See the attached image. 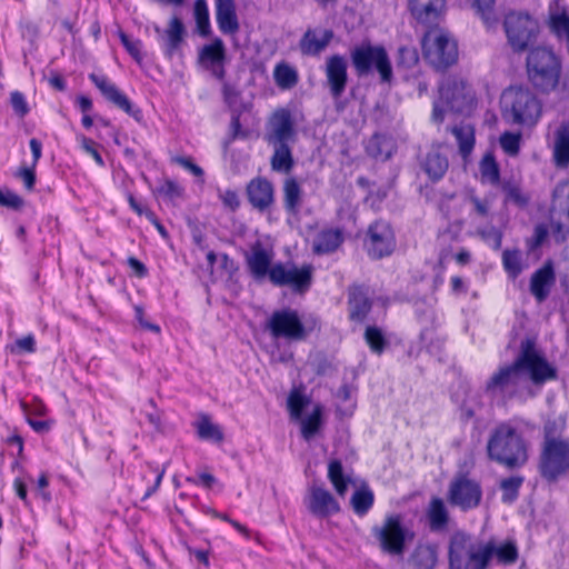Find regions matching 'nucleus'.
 <instances>
[{
    "label": "nucleus",
    "instance_id": "f704fd0d",
    "mask_svg": "<svg viewBox=\"0 0 569 569\" xmlns=\"http://www.w3.org/2000/svg\"><path fill=\"white\" fill-rule=\"evenodd\" d=\"M273 149L270 158L271 170L289 174L295 168V159L290 144H270Z\"/></svg>",
    "mask_w": 569,
    "mask_h": 569
},
{
    "label": "nucleus",
    "instance_id": "a211bd4d",
    "mask_svg": "<svg viewBox=\"0 0 569 569\" xmlns=\"http://www.w3.org/2000/svg\"><path fill=\"white\" fill-rule=\"evenodd\" d=\"M268 144H291L296 139V130L290 111L279 109L269 120L264 137Z\"/></svg>",
    "mask_w": 569,
    "mask_h": 569
},
{
    "label": "nucleus",
    "instance_id": "473e14b6",
    "mask_svg": "<svg viewBox=\"0 0 569 569\" xmlns=\"http://www.w3.org/2000/svg\"><path fill=\"white\" fill-rule=\"evenodd\" d=\"M449 167L448 159L438 150L429 151L421 161V168L432 182L441 180Z\"/></svg>",
    "mask_w": 569,
    "mask_h": 569
},
{
    "label": "nucleus",
    "instance_id": "1a4fd4ad",
    "mask_svg": "<svg viewBox=\"0 0 569 569\" xmlns=\"http://www.w3.org/2000/svg\"><path fill=\"white\" fill-rule=\"evenodd\" d=\"M421 46L425 58L437 69H446L457 61V43L441 29L428 30Z\"/></svg>",
    "mask_w": 569,
    "mask_h": 569
},
{
    "label": "nucleus",
    "instance_id": "4be33fe9",
    "mask_svg": "<svg viewBox=\"0 0 569 569\" xmlns=\"http://www.w3.org/2000/svg\"><path fill=\"white\" fill-rule=\"evenodd\" d=\"M247 268L257 281L263 280L267 276L270 279V272L273 264V252L264 248V246L257 241L250 250L244 254Z\"/></svg>",
    "mask_w": 569,
    "mask_h": 569
},
{
    "label": "nucleus",
    "instance_id": "603ef678",
    "mask_svg": "<svg viewBox=\"0 0 569 569\" xmlns=\"http://www.w3.org/2000/svg\"><path fill=\"white\" fill-rule=\"evenodd\" d=\"M566 422L559 418L556 420H548L543 426V442H562L568 439L561 438L560 435L565 429Z\"/></svg>",
    "mask_w": 569,
    "mask_h": 569
},
{
    "label": "nucleus",
    "instance_id": "7ed1b4c3",
    "mask_svg": "<svg viewBox=\"0 0 569 569\" xmlns=\"http://www.w3.org/2000/svg\"><path fill=\"white\" fill-rule=\"evenodd\" d=\"M503 119L511 124L531 128L542 114V102L528 87L507 88L500 99Z\"/></svg>",
    "mask_w": 569,
    "mask_h": 569
},
{
    "label": "nucleus",
    "instance_id": "09e8293b",
    "mask_svg": "<svg viewBox=\"0 0 569 569\" xmlns=\"http://www.w3.org/2000/svg\"><path fill=\"white\" fill-rule=\"evenodd\" d=\"M365 340L370 350L377 355H381L388 346V341L382 330L376 326H368L366 328Z\"/></svg>",
    "mask_w": 569,
    "mask_h": 569
},
{
    "label": "nucleus",
    "instance_id": "f8f14e48",
    "mask_svg": "<svg viewBox=\"0 0 569 569\" xmlns=\"http://www.w3.org/2000/svg\"><path fill=\"white\" fill-rule=\"evenodd\" d=\"M505 32L515 52L525 51L538 34V23L528 13L510 12L505 18Z\"/></svg>",
    "mask_w": 569,
    "mask_h": 569
},
{
    "label": "nucleus",
    "instance_id": "c03bdc74",
    "mask_svg": "<svg viewBox=\"0 0 569 569\" xmlns=\"http://www.w3.org/2000/svg\"><path fill=\"white\" fill-rule=\"evenodd\" d=\"M375 501L373 492L368 487L357 489L351 497V506L358 516H365Z\"/></svg>",
    "mask_w": 569,
    "mask_h": 569
},
{
    "label": "nucleus",
    "instance_id": "3c124183",
    "mask_svg": "<svg viewBox=\"0 0 569 569\" xmlns=\"http://www.w3.org/2000/svg\"><path fill=\"white\" fill-rule=\"evenodd\" d=\"M480 173L482 180H486L492 184L499 182V166L492 154H486L480 161Z\"/></svg>",
    "mask_w": 569,
    "mask_h": 569
},
{
    "label": "nucleus",
    "instance_id": "69168bd1",
    "mask_svg": "<svg viewBox=\"0 0 569 569\" xmlns=\"http://www.w3.org/2000/svg\"><path fill=\"white\" fill-rule=\"evenodd\" d=\"M219 199L222 201L224 207L232 211H236L240 206L238 193L234 190H219Z\"/></svg>",
    "mask_w": 569,
    "mask_h": 569
},
{
    "label": "nucleus",
    "instance_id": "ea45409f",
    "mask_svg": "<svg viewBox=\"0 0 569 569\" xmlns=\"http://www.w3.org/2000/svg\"><path fill=\"white\" fill-rule=\"evenodd\" d=\"M273 78L276 84L282 90L292 89L299 81L297 70L286 62H280L274 67Z\"/></svg>",
    "mask_w": 569,
    "mask_h": 569
},
{
    "label": "nucleus",
    "instance_id": "6e6552de",
    "mask_svg": "<svg viewBox=\"0 0 569 569\" xmlns=\"http://www.w3.org/2000/svg\"><path fill=\"white\" fill-rule=\"evenodd\" d=\"M483 498L481 482L469 472L456 473L448 485L447 500L462 512L480 507Z\"/></svg>",
    "mask_w": 569,
    "mask_h": 569
},
{
    "label": "nucleus",
    "instance_id": "a19ab883",
    "mask_svg": "<svg viewBox=\"0 0 569 569\" xmlns=\"http://www.w3.org/2000/svg\"><path fill=\"white\" fill-rule=\"evenodd\" d=\"M502 267L512 280L517 279L523 270L522 253L519 249H506L501 257Z\"/></svg>",
    "mask_w": 569,
    "mask_h": 569
},
{
    "label": "nucleus",
    "instance_id": "ddd939ff",
    "mask_svg": "<svg viewBox=\"0 0 569 569\" xmlns=\"http://www.w3.org/2000/svg\"><path fill=\"white\" fill-rule=\"evenodd\" d=\"M539 471L547 481H556L569 471V440L543 442L539 459Z\"/></svg>",
    "mask_w": 569,
    "mask_h": 569
},
{
    "label": "nucleus",
    "instance_id": "9d476101",
    "mask_svg": "<svg viewBox=\"0 0 569 569\" xmlns=\"http://www.w3.org/2000/svg\"><path fill=\"white\" fill-rule=\"evenodd\" d=\"M264 329L272 338L288 341H302L310 333V329L303 325L298 311L291 308L273 311L267 320Z\"/></svg>",
    "mask_w": 569,
    "mask_h": 569
},
{
    "label": "nucleus",
    "instance_id": "de8ad7c7",
    "mask_svg": "<svg viewBox=\"0 0 569 569\" xmlns=\"http://www.w3.org/2000/svg\"><path fill=\"white\" fill-rule=\"evenodd\" d=\"M193 14L199 34L202 37H208L210 34V20L206 0L194 1Z\"/></svg>",
    "mask_w": 569,
    "mask_h": 569
},
{
    "label": "nucleus",
    "instance_id": "20e7f679",
    "mask_svg": "<svg viewBox=\"0 0 569 569\" xmlns=\"http://www.w3.org/2000/svg\"><path fill=\"white\" fill-rule=\"evenodd\" d=\"M371 533L380 550L395 557H402L416 538L412 526L398 512L386 515L379 525L372 527Z\"/></svg>",
    "mask_w": 569,
    "mask_h": 569
},
{
    "label": "nucleus",
    "instance_id": "72a5a7b5",
    "mask_svg": "<svg viewBox=\"0 0 569 569\" xmlns=\"http://www.w3.org/2000/svg\"><path fill=\"white\" fill-rule=\"evenodd\" d=\"M283 208L290 214H297L302 204L303 191L296 178L289 177L283 181Z\"/></svg>",
    "mask_w": 569,
    "mask_h": 569
},
{
    "label": "nucleus",
    "instance_id": "b1692460",
    "mask_svg": "<svg viewBox=\"0 0 569 569\" xmlns=\"http://www.w3.org/2000/svg\"><path fill=\"white\" fill-rule=\"evenodd\" d=\"M408 10L421 24H436L446 9V0H407Z\"/></svg>",
    "mask_w": 569,
    "mask_h": 569
},
{
    "label": "nucleus",
    "instance_id": "dca6fc26",
    "mask_svg": "<svg viewBox=\"0 0 569 569\" xmlns=\"http://www.w3.org/2000/svg\"><path fill=\"white\" fill-rule=\"evenodd\" d=\"M550 224L557 242L569 236V180L559 182L552 192Z\"/></svg>",
    "mask_w": 569,
    "mask_h": 569
},
{
    "label": "nucleus",
    "instance_id": "052dcab7",
    "mask_svg": "<svg viewBox=\"0 0 569 569\" xmlns=\"http://www.w3.org/2000/svg\"><path fill=\"white\" fill-rule=\"evenodd\" d=\"M77 140L80 142L81 148L94 159L96 163L99 167L104 166V161L99 151L97 150V148L94 147V142L91 139L87 138L83 134H79L77 136Z\"/></svg>",
    "mask_w": 569,
    "mask_h": 569
},
{
    "label": "nucleus",
    "instance_id": "bf43d9fd",
    "mask_svg": "<svg viewBox=\"0 0 569 569\" xmlns=\"http://www.w3.org/2000/svg\"><path fill=\"white\" fill-rule=\"evenodd\" d=\"M10 103L17 116L23 118L28 114L29 106L22 92L12 91L10 93Z\"/></svg>",
    "mask_w": 569,
    "mask_h": 569
},
{
    "label": "nucleus",
    "instance_id": "bb28decb",
    "mask_svg": "<svg viewBox=\"0 0 569 569\" xmlns=\"http://www.w3.org/2000/svg\"><path fill=\"white\" fill-rule=\"evenodd\" d=\"M555 279L553 267L550 262L543 264V267L532 273L530 279V292L538 302H542L548 298Z\"/></svg>",
    "mask_w": 569,
    "mask_h": 569
},
{
    "label": "nucleus",
    "instance_id": "c85d7f7f",
    "mask_svg": "<svg viewBox=\"0 0 569 569\" xmlns=\"http://www.w3.org/2000/svg\"><path fill=\"white\" fill-rule=\"evenodd\" d=\"M343 242V234L339 229H323L317 233L312 241V251L316 254L335 252Z\"/></svg>",
    "mask_w": 569,
    "mask_h": 569
},
{
    "label": "nucleus",
    "instance_id": "423d86ee",
    "mask_svg": "<svg viewBox=\"0 0 569 569\" xmlns=\"http://www.w3.org/2000/svg\"><path fill=\"white\" fill-rule=\"evenodd\" d=\"M516 361L526 382L529 380L533 386L541 387L558 377L557 368L537 348L535 339L527 338L521 341Z\"/></svg>",
    "mask_w": 569,
    "mask_h": 569
},
{
    "label": "nucleus",
    "instance_id": "cd10ccee",
    "mask_svg": "<svg viewBox=\"0 0 569 569\" xmlns=\"http://www.w3.org/2000/svg\"><path fill=\"white\" fill-rule=\"evenodd\" d=\"M216 19L222 33L234 34L239 31V22L233 0L216 1Z\"/></svg>",
    "mask_w": 569,
    "mask_h": 569
},
{
    "label": "nucleus",
    "instance_id": "13d9d810",
    "mask_svg": "<svg viewBox=\"0 0 569 569\" xmlns=\"http://www.w3.org/2000/svg\"><path fill=\"white\" fill-rule=\"evenodd\" d=\"M119 38L121 40V43L128 51V53L137 61H142V54H141V41L140 40H132L127 36L124 32L120 31Z\"/></svg>",
    "mask_w": 569,
    "mask_h": 569
},
{
    "label": "nucleus",
    "instance_id": "2eb2a0df",
    "mask_svg": "<svg viewBox=\"0 0 569 569\" xmlns=\"http://www.w3.org/2000/svg\"><path fill=\"white\" fill-rule=\"evenodd\" d=\"M312 272L310 264L298 268L295 264L278 262L271 268L270 282L277 287H288L296 293H305L311 287Z\"/></svg>",
    "mask_w": 569,
    "mask_h": 569
},
{
    "label": "nucleus",
    "instance_id": "5fc2aeb1",
    "mask_svg": "<svg viewBox=\"0 0 569 569\" xmlns=\"http://www.w3.org/2000/svg\"><path fill=\"white\" fill-rule=\"evenodd\" d=\"M520 132L506 131L500 136L499 143L501 149L510 157H515L520 151Z\"/></svg>",
    "mask_w": 569,
    "mask_h": 569
},
{
    "label": "nucleus",
    "instance_id": "4c0bfd02",
    "mask_svg": "<svg viewBox=\"0 0 569 569\" xmlns=\"http://www.w3.org/2000/svg\"><path fill=\"white\" fill-rule=\"evenodd\" d=\"M184 37V26L178 17H172L166 30V48L164 52L171 57L180 47Z\"/></svg>",
    "mask_w": 569,
    "mask_h": 569
},
{
    "label": "nucleus",
    "instance_id": "58836bf2",
    "mask_svg": "<svg viewBox=\"0 0 569 569\" xmlns=\"http://www.w3.org/2000/svg\"><path fill=\"white\" fill-rule=\"evenodd\" d=\"M451 132L455 136L460 154L466 158L468 157L475 147V129L470 124L455 126L451 128Z\"/></svg>",
    "mask_w": 569,
    "mask_h": 569
},
{
    "label": "nucleus",
    "instance_id": "a878e982",
    "mask_svg": "<svg viewBox=\"0 0 569 569\" xmlns=\"http://www.w3.org/2000/svg\"><path fill=\"white\" fill-rule=\"evenodd\" d=\"M439 561V548L433 542H418L408 557L411 569H435Z\"/></svg>",
    "mask_w": 569,
    "mask_h": 569
},
{
    "label": "nucleus",
    "instance_id": "79ce46f5",
    "mask_svg": "<svg viewBox=\"0 0 569 569\" xmlns=\"http://www.w3.org/2000/svg\"><path fill=\"white\" fill-rule=\"evenodd\" d=\"M197 435L202 440L221 442L223 433L218 425H214L207 415H201L196 422Z\"/></svg>",
    "mask_w": 569,
    "mask_h": 569
},
{
    "label": "nucleus",
    "instance_id": "c9c22d12",
    "mask_svg": "<svg viewBox=\"0 0 569 569\" xmlns=\"http://www.w3.org/2000/svg\"><path fill=\"white\" fill-rule=\"evenodd\" d=\"M333 37L332 31L326 30L319 37L315 31L308 30L300 40V50L307 56H317L323 51Z\"/></svg>",
    "mask_w": 569,
    "mask_h": 569
},
{
    "label": "nucleus",
    "instance_id": "0e129e2a",
    "mask_svg": "<svg viewBox=\"0 0 569 569\" xmlns=\"http://www.w3.org/2000/svg\"><path fill=\"white\" fill-rule=\"evenodd\" d=\"M0 206L18 210L23 206V200L14 192L7 191L3 193L0 190Z\"/></svg>",
    "mask_w": 569,
    "mask_h": 569
},
{
    "label": "nucleus",
    "instance_id": "7c9ffc66",
    "mask_svg": "<svg viewBox=\"0 0 569 569\" xmlns=\"http://www.w3.org/2000/svg\"><path fill=\"white\" fill-rule=\"evenodd\" d=\"M348 303L351 320L363 321L371 310V301L368 293L360 286H353L349 289Z\"/></svg>",
    "mask_w": 569,
    "mask_h": 569
},
{
    "label": "nucleus",
    "instance_id": "412c9836",
    "mask_svg": "<svg viewBox=\"0 0 569 569\" xmlns=\"http://www.w3.org/2000/svg\"><path fill=\"white\" fill-rule=\"evenodd\" d=\"M305 502L310 513L317 518L323 519L340 511L339 502L322 487H310Z\"/></svg>",
    "mask_w": 569,
    "mask_h": 569
},
{
    "label": "nucleus",
    "instance_id": "4d7b16f0",
    "mask_svg": "<svg viewBox=\"0 0 569 569\" xmlns=\"http://www.w3.org/2000/svg\"><path fill=\"white\" fill-rule=\"evenodd\" d=\"M419 60L417 49L413 47H400L398 50V66L410 69Z\"/></svg>",
    "mask_w": 569,
    "mask_h": 569
},
{
    "label": "nucleus",
    "instance_id": "5701e85b",
    "mask_svg": "<svg viewBox=\"0 0 569 569\" xmlns=\"http://www.w3.org/2000/svg\"><path fill=\"white\" fill-rule=\"evenodd\" d=\"M347 68V61L340 54L331 56L326 61L327 83L335 99L340 98L346 90L348 80Z\"/></svg>",
    "mask_w": 569,
    "mask_h": 569
},
{
    "label": "nucleus",
    "instance_id": "774afa93",
    "mask_svg": "<svg viewBox=\"0 0 569 569\" xmlns=\"http://www.w3.org/2000/svg\"><path fill=\"white\" fill-rule=\"evenodd\" d=\"M134 317H136V320L139 322V325L141 326V328L146 329V330H149V331H152L154 333H159L160 332V327L156 323H151L149 322L148 320H146L144 318V311H143V308L140 307V306H136L134 307Z\"/></svg>",
    "mask_w": 569,
    "mask_h": 569
},
{
    "label": "nucleus",
    "instance_id": "a18cd8bd",
    "mask_svg": "<svg viewBox=\"0 0 569 569\" xmlns=\"http://www.w3.org/2000/svg\"><path fill=\"white\" fill-rule=\"evenodd\" d=\"M525 479L521 476H511L500 481V489L502 491L501 501L503 503H512L519 496V489Z\"/></svg>",
    "mask_w": 569,
    "mask_h": 569
},
{
    "label": "nucleus",
    "instance_id": "9b49d317",
    "mask_svg": "<svg viewBox=\"0 0 569 569\" xmlns=\"http://www.w3.org/2000/svg\"><path fill=\"white\" fill-rule=\"evenodd\" d=\"M396 247V232L389 221L377 219L368 226L363 238V248L369 258L380 260L389 257Z\"/></svg>",
    "mask_w": 569,
    "mask_h": 569
},
{
    "label": "nucleus",
    "instance_id": "39448f33",
    "mask_svg": "<svg viewBox=\"0 0 569 569\" xmlns=\"http://www.w3.org/2000/svg\"><path fill=\"white\" fill-rule=\"evenodd\" d=\"M527 71L535 88L542 92H550L559 83L561 62L551 49L537 47L528 53Z\"/></svg>",
    "mask_w": 569,
    "mask_h": 569
},
{
    "label": "nucleus",
    "instance_id": "aec40b11",
    "mask_svg": "<svg viewBox=\"0 0 569 569\" xmlns=\"http://www.w3.org/2000/svg\"><path fill=\"white\" fill-rule=\"evenodd\" d=\"M198 60L214 78L219 80L224 78L227 52L224 43L220 38H216L212 42L204 44L199 51Z\"/></svg>",
    "mask_w": 569,
    "mask_h": 569
},
{
    "label": "nucleus",
    "instance_id": "864d4df0",
    "mask_svg": "<svg viewBox=\"0 0 569 569\" xmlns=\"http://www.w3.org/2000/svg\"><path fill=\"white\" fill-rule=\"evenodd\" d=\"M309 398L303 396L298 390H292L288 397V409L292 419H301L302 411L309 403Z\"/></svg>",
    "mask_w": 569,
    "mask_h": 569
},
{
    "label": "nucleus",
    "instance_id": "e433bc0d",
    "mask_svg": "<svg viewBox=\"0 0 569 569\" xmlns=\"http://www.w3.org/2000/svg\"><path fill=\"white\" fill-rule=\"evenodd\" d=\"M368 156L377 160H388L393 152V142L383 134H373L366 144Z\"/></svg>",
    "mask_w": 569,
    "mask_h": 569
},
{
    "label": "nucleus",
    "instance_id": "c756f323",
    "mask_svg": "<svg viewBox=\"0 0 569 569\" xmlns=\"http://www.w3.org/2000/svg\"><path fill=\"white\" fill-rule=\"evenodd\" d=\"M426 515L431 531L439 532L447 529L450 517L448 508L441 498H431Z\"/></svg>",
    "mask_w": 569,
    "mask_h": 569
},
{
    "label": "nucleus",
    "instance_id": "e2e57ef3",
    "mask_svg": "<svg viewBox=\"0 0 569 569\" xmlns=\"http://www.w3.org/2000/svg\"><path fill=\"white\" fill-rule=\"evenodd\" d=\"M36 351V340L32 335H28L18 339L14 346L11 347V352L21 353V352H34Z\"/></svg>",
    "mask_w": 569,
    "mask_h": 569
},
{
    "label": "nucleus",
    "instance_id": "37998d69",
    "mask_svg": "<svg viewBox=\"0 0 569 569\" xmlns=\"http://www.w3.org/2000/svg\"><path fill=\"white\" fill-rule=\"evenodd\" d=\"M328 478L331 481L337 493L343 497L348 490L349 478L343 475V468L340 460H331L328 466Z\"/></svg>",
    "mask_w": 569,
    "mask_h": 569
},
{
    "label": "nucleus",
    "instance_id": "393cba45",
    "mask_svg": "<svg viewBox=\"0 0 569 569\" xmlns=\"http://www.w3.org/2000/svg\"><path fill=\"white\" fill-rule=\"evenodd\" d=\"M246 190L249 202L259 211H264L274 202V188L267 178L252 179Z\"/></svg>",
    "mask_w": 569,
    "mask_h": 569
},
{
    "label": "nucleus",
    "instance_id": "6ab92c4d",
    "mask_svg": "<svg viewBox=\"0 0 569 569\" xmlns=\"http://www.w3.org/2000/svg\"><path fill=\"white\" fill-rule=\"evenodd\" d=\"M89 79L94 83V86L100 90V92L108 101L131 116L137 121L142 119L141 110L134 107L129 98L123 92H121L118 87L112 83L106 76L91 73L89 74Z\"/></svg>",
    "mask_w": 569,
    "mask_h": 569
},
{
    "label": "nucleus",
    "instance_id": "338daca9",
    "mask_svg": "<svg viewBox=\"0 0 569 569\" xmlns=\"http://www.w3.org/2000/svg\"><path fill=\"white\" fill-rule=\"evenodd\" d=\"M507 199L513 203L525 207L528 203V198L522 194L520 188L516 186H506L505 188Z\"/></svg>",
    "mask_w": 569,
    "mask_h": 569
},
{
    "label": "nucleus",
    "instance_id": "f03ea898",
    "mask_svg": "<svg viewBox=\"0 0 569 569\" xmlns=\"http://www.w3.org/2000/svg\"><path fill=\"white\" fill-rule=\"evenodd\" d=\"M487 453L490 460L508 469H517L528 461V443L515 426L501 422L490 433Z\"/></svg>",
    "mask_w": 569,
    "mask_h": 569
},
{
    "label": "nucleus",
    "instance_id": "f257e3e1",
    "mask_svg": "<svg viewBox=\"0 0 569 569\" xmlns=\"http://www.w3.org/2000/svg\"><path fill=\"white\" fill-rule=\"evenodd\" d=\"M519 551L513 540H480L465 531H456L448 542L449 569H488L492 563L511 566Z\"/></svg>",
    "mask_w": 569,
    "mask_h": 569
},
{
    "label": "nucleus",
    "instance_id": "2f4dec72",
    "mask_svg": "<svg viewBox=\"0 0 569 569\" xmlns=\"http://www.w3.org/2000/svg\"><path fill=\"white\" fill-rule=\"evenodd\" d=\"M553 160L557 167H569V119L555 132Z\"/></svg>",
    "mask_w": 569,
    "mask_h": 569
},
{
    "label": "nucleus",
    "instance_id": "4468645a",
    "mask_svg": "<svg viewBox=\"0 0 569 569\" xmlns=\"http://www.w3.org/2000/svg\"><path fill=\"white\" fill-rule=\"evenodd\" d=\"M527 385L522 372L515 360L512 363L499 368L487 381L486 392L500 396L505 399L516 397Z\"/></svg>",
    "mask_w": 569,
    "mask_h": 569
},
{
    "label": "nucleus",
    "instance_id": "f3484780",
    "mask_svg": "<svg viewBox=\"0 0 569 569\" xmlns=\"http://www.w3.org/2000/svg\"><path fill=\"white\" fill-rule=\"evenodd\" d=\"M440 101L456 113H470L475 104V93L462 80H448L439 88Z\"/></svg>",
    "mask_w": 569,
    "mask_h": 569
},
{
    "label": "nucleus",
    "instance_id": "8fccbe9b",
    "mask_svg": "<svg viewBox=\"0 0 569 569\" xmlns=\"http://www.w3.org/2000/svg\"><path fill=\"white\" fill-rule=\"evenodd\" d=\"M471 7L476 10V13L483 20V22L490 27L497 22V16L495 11L496 0H468Z\"/></svg>",
    "mask_w": 569,
    "mask_h": 569
},
{
    "label": "nucleus",
    "instance_id": "6e6d98bb",
    "mask_svg": "<svg viewBox=\"0 0 569 569\" xmlns=\"http://www.w3.org/2000/svg\"><path fill=\"white\" fill-rule=\"evenodd\" d=\"M550 28L559 38L569 43V16L567 13L555 14L550 18Z\"/></svg>",
    "mask_w": 569,
    "mask_h": 569
},
{
    "label": "nucleus",
    "instance_id": "49530a36",
    "mask_svg": "<svg viewBox=\"0 0 569 569\" xmlns=\"http://www.w3.org/2000/svg\"><path fill=\"white\" fill-rule=\"evenodd\" d=\"M322 423V407L317 405L311 415L301 420V435L310 440L320 429Z\"/></svg>",
    "mask_w": 569,
    "mask_h": 569
},
{
    "label": "nucleus",
    "instance_id": "680f3d73",
    "mask_svg": "<svg viewBox=\"0 0 569 569\" xmlns=\"http://www.w3.org/2000/svg\"><path fill=\"white\" fill-rule=\"evenodd\" d=\"M183 189L172 180H166L159 188L158 193L170 199H177L182 196Z\"/></svg>",
    "mask_w": 569,
    "mask_h": 569
},
{
    "label": "nucleus",
    "instance_id": "0eeeda50",
    "mask_svg": "<svg viewBox=\"0 0 569 569\" xmlns=\"http://www.w3.org/2000/svg\"><path fill=\"white\" fill-rule=\"evenodd\" d=\"M350 58L359 77L368 76L375 70L382 82L391 81L392 67L387 50L382 46L361 43L351 51Z\"/></svg>",
    "mask_w": 569,
    "mask_h": 569
}]
</instances>
